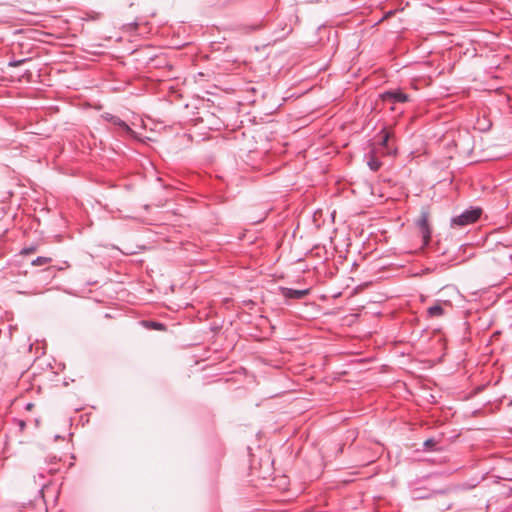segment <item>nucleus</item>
<instances>
[{
    "label": "nucleus",
    "mask_w": 512,
    "mask_h": 512,
    "mask_svg": "<svg viewBox=\"0 0 512 512\" xmlns=\"http://www.w3.org/2000/svg\"><path fill=\"white\" fill-rule=\"evenodd\" d=\"M25 60H18V61H10L9 62V66H12V67H16V66H19L21 65Z\"/></svg>",
    "instance_id": "f8f14e48"
},
{
    "label": "nucleus",
    "mask_w": 512,
    "mask_h": 512,
    "mask_svg": "<svg viewBox=\"0 0 512 512\" xmlns=\"http://www.w3.org/2000/svg\"><path fill=\"white\" fill-rule=\"evenodd\" d=\"M428 212L422 211L417 220V227L422 237L423 246H427L431 239V229L428 223Z\"/></svg>",
    "instance_id": "7ed1b4c3"
},
{
    "label": "nucleus",
    "mask_w": 512,
    "mask_h": 512,
    "mask_svg": "<svg viewBox=\"0 0 512 512\" xmlns=\"http://www.w3.org/2000/svg\"><path fill=\"white\" fill-rule=\"evenodd\" d=\"M290 32H291V29H288L287 32H285L282 37L288 35Z\"/></svg>",
    "instance_id": "2eb2a0df"
},
{
    "label": "nucleus",
    "mask_w": 512,
    "mask_h": 512,
    "mask_svg": "<svg viewBox=\"0 0 512 512\" xmlns=\"http://www.w3.org/2000/svg\"><path fill=\"white\" fill-rule=\"evenodd\" d=\"M25 426V423L23 421H20V427L21 429H23V427Z\"/></svg>",
    "instance_id": "dca6fc26"
},
{
    "label": "nucleus",
    "mask_w": 512,
    "mask_h": 512,
    "mask_svg": "<svg viewBox=\"0 0 512 512\" xmlns=\"http://www.w3.org/2000/svg\"><path fill=\"white\" fill-rule=\"evenodd\" d=\"M151 326L157 330H162L164 329V325L162 323H159V322H151Z\"/></svg>",
    "instance_id": "9b49d317"
},
{
    "label": "nucleus",
    "mask_w": 512,
    "mask_h": 512,
    "mask_svg": "<svg viewBox=\"0 0 512 512\" xmlns=\"http://www.w3.org/2000/svg\"><path fill=\"white\" fill-rule=\"evenodd\" d=\"M482 210L480 208H470L463 211L460 215L451 219V226L464 227L466 225L476 222L481 216Z\"/></svg>",
    "instance_id": "f257e3e1"
},
{
    "label": "nucleus",
    "mask_w": 512,
    "mask_h": 512,
    "mask_svg": "<svg viewBox=\"0 0 512 512\" xmlns=\"http://www.w3.org/2000/svg\"><path fill=\"white\" fill-rule=\"evenodd\" d=\"M57 469L50 468V469H43L40 471L36 476H34L35 482L38 484L41 490L47 486V483L44 482V479L46 478V473H55Z\"/></svg>",
    "instance_id": "423d86ee"
},
{
    "label": "nucleus",
    "mask_w": 512,
    "mask_h": 512,
    "mask_svg": "<svg viewBox=\"0 0 512 512\" xmlns=\"http://www.w3.org/2000/svg\"><path fill=\"white\" fill-rule=\"evenodd\" d=\"M51 262V258L39 256L32 261V265L41 266Z\"/></svg>",
    "instance_id": "9d476101"
},
{
    "label": "nucleus",
    "mask_w": 512,
    "mask_h": 512,
    "mask_svg": "<svg viewBox=\"0 0 512 512\" xmlns=\"http://www.w3.org/2000/svg\"><path fill=\"white\" fill-rule=\"evenodd\" d=\"M102 117L105 121L116 126L122 135L128 136L130 138L137 137L136 132L134 130H132L129 127V125L126 122H124L122 119H120L118 116H115L110 113H105Z\"/></svg>",
    "instance_id": "f03ea898"
},
{
    "label": "nucleus",
    "mask_w": 512,
    "mask_h": 512,
    "mask_svg": "<svg viewBox=\"0 0 512 512\" xmlns=\"http://www.w3.org/2000/svg\"><path fill=\"white\" fill-rule=\"evenodd\" d=\"M427 314L431 318L443 316L444 308L441 304H435L427 309Z\"/></svg>",
    "instance_id": "0eeeda50"
},
{
    "label": "nucleus",
    "mask_w": 512,
    "mask_h": 512,
    "mask_svg": "<svg viewBox=\"0 0 512 512\" xmlns=\"http://www.w3.org/2000/svg\"><path fill=\"white\" fill-rule=\"evenodd\" d=\"M32 407H33V404H32V403H28V404L26 405V409H28V410L32 409Z\"/></svg>",
    "instance_id": "4468645a"
},
{
    "label": "nucleus",
    "mask_w": 512,
    "mask_h": 512,
    "mask_svg": "<svg viewBox=\"0 0 512 512\" xmlns=\"http://www.w3.org/2000/svg\"><path fill=\"white\" fill-rule=\"evenodd\" d=\"M381 98L385 103L390 104L404 103L409 100V96L400 90L386 91L381 94Z\"/></svg>",
    "instance_id": "20e7f679"
},
{
    "label": "nucleus",
    "mask_w": 512,
    "mask_h": 512,
    "mask_svg": "<svg viewBox=\"0 0 512 512\" xmlns=\"http://www.w3.org/2000/svg\"><path fill=\"white\" fill-rule=\"evenodd\" d=\"M432 444H433V440H432V439L426 440V441L424 442V445H425L426 447H428V446H430V445H432Z\"/></svg>",
    "instance_id": "ddd939ff"
},
{
    "label": "nucleus",
    "mask_w": 512,
    "mask_h": 512,
    "mask_svg": "<svg viewBox=\"0 0 512 512\" xmlns=\"http://www.w3.org/2000/svg\"><path fill=\"white\" fill-rule=\"evenodd\" d=\"M450 507H451V505H447V506L444 508V510H447V509H449Z\"/></svg>",
    "instance_id": "f3484780"
},
{
    "label": "nucleus",
    "mask_w": 512,
    "mask_h": 512,
    "mask_svg": "<svg viewBox=\"0 0 512 512\" xmlns=\"http://www.w3.org/2000/svg\"><path fill=\"white\" fill-rule=\"evenodd\" d=\"M279 291H280V294L284 298H286V299H295V300H299V299L304 298L310 292L309 289L298 290V289H293V288H288V287H280Z\"/></svg>",
    "instance_id": "39448f33"
},
{
    "label": "nucleus",
    "mask_w": 512,
    "mask_h": 512,
    "mask_svg": "<svg viewBox=\"0 0 512 512\" xmlns=\"http://www.w3.org/2000/svg\"><path fill=\"white\" fill-rule=\"evenodd\" d=\"M367 165L372 171L376 172L380 169L381 162L377 157L371 154L367 160Z\"/></svg>",
    "instance_id": "1a4fd4ad"
},
{
    "label": "nucleus",
    "mask_w": 512,
    "mask_h": 512,
    "mask_svg": "<svg viewBox=\"0 0 512 512\" xmlns=\"http://www.w3.org/2000/svg\"><path fill=\"white\" fill-rule=\"evenodd\" d=\"M391 134L386 130L382 129L378 134V143L382 147H387Z\"/></svg>",
    "instance_id": "6e6552de"
}]
</instances>
